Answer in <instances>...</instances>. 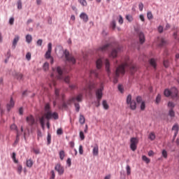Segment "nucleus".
Returning a JSON list of instances; mask_svg holds the SVG:
<instances>
[{
  "label": "nucleus",
  "mask_w": 179,
  "mask_h": 179,
  "mask_svg": "<svg viewBox=\"0 0 179 179\" xmlns=\"http://www.w3.org/2000/svg\"><path fill=\"white\" fill-rule=\"evenodd\" d=\"M147 17L148 20H152V19H153V14H152V11H148L147 13Z\"/></svg>",
  "instance_id": "37"
},
{
  "label": "nucleus",
  "mask_w": 179,
  "mask_h": 179,
  "mask_svg": "<svg viewBox=\"0 0 179 179\" xmlns=\"http://www.w3.org/2000/svg\"><path fill=\"white\" fill-rule=\"evenodd\" d=\"M74 106H75V108H76V111L77 113H79V111L80 110V105L78 103L74 102Z\"/></svg>",
  "instance_id": "40"
},
{
  "label": "nucleus",
  "mask_w": 179,
  "mask_h": 179,
  "mask_svg": "<svg viewBox=\"0 0 179 179\" xmlns=\"http://www.w3.org/2000/svg\"><path fill=\"white\" fill-rule=\"evenodd\" d=\"M80 18L85 22V23H87L89 22V16L86 13H81L80 15Z\"/></svg>",
  "instance_id": "14"
},
{
  "label": "nucleus",
  "mask_w": 179,
  "mask_h": 179,
  "mask_svg": "<svg viewBox=\"0 0 179 179\" xmlns=\"http://www.w3.org/2000/svg\"><path fill=\"white\" fill-rule=\"evenodd\" d=\"M71 103H72V101H71V99L69 100V101H67L66 102H64V103H62V107H63L64 108H68V106L71 105Z\"/></svg>",
  "instance_id": "24"
},
{
  "label": "nucleus",
  "mask_w": 179,
  "mask_h": 179,
  "mask_svg": "<svg viewBox=\"0 0 179 179\" xmlns=\"http://www.w3.org/2000/svg\"><path fill=\"white\" fill-rule=\"evenodd\" d=\"M120 51H122V49L120 47L117 49H112L110 57L112 58H115Z\"/></svg>",
  "instance_id": "12"
},
{
  "label": "nucleus",
  "mask_w": 179,
  "mask_h": 179,
  "mask_svg": "<svg viewBox=\"0 0 179 179\" xmlns=\"http://www.w3.org/2000/svg\"><path fill=\"white\" fill-rule=\"evenodd\" d=\"M150 64L153 66V68H156V60L155 59H151L150 60Z\"/></svg>",
  "instance_id": "38"
},
{
  "label": "nucleus",
  "mask_w": 179,
  "mask_h": 179,
  "mask_svg": "<svg viewBox=\"0 0 179 179\" xmlns=\"http://www.w3.org/2000/svg\"><path fill=\"white\" fill-rule=\"evenodd\" d=\"M40 138H43V132H41V130L38 129L37 130V140L40 141Z\"/></svg>",
  "instance_id": "32"
},
{
  "label": "nucleus",
  "mask_w": 179,
  "mask_h": 179,
  "mask_svg": "<svg viewBox=\"0 0 179 179\" xmlns=\"http://www.w3.org/2000/svg\"><path fill=\"white\" fill-rule=\"evenodd\" d=\"M126 171L127 176H131V166L129 164L126 166Z\"/></svg>",
  "instance_id": "39"
},
{
  "label": "nucleus",
  "mask_w": 179,
  "mask_h": 179,
  "mask_svg": "<svg viewBox=\"0 0 179 179\" xmlns=\"http://www.w3.org/2000/svg\"><path fill=\"white\" fill-rule=\"evenodd\" d=\"M110 26L112 27V29H115L116 26H117V24L115 23V20H113L110 23Z\"/></svg>",
  "instance_id": "59"
},
{
  "label": "nucleus",
  "mask_w": 179,
  "mask_h": 179,
  "mask_svg": "<svg viewBox=\"0 0 179 179\" xmlns=\"http://www.w3.org/2000/svg\"><path fill=\"white\" fill-rule=\"evenodd\" d=\"M171 97H177L178 96V90L176 87H173L171 89Z\"/></svg>",
  "instance_id": "17"
},
{
  "label": "nucleus",
  "mask_w": 179,
  "mask_h": 179,
  "mask_svg": "<svg viewBox=\"0 0 179 179\" xmlns=\"http://www.w3.org/2000/svg\"><path fill=\"white\" fill-rule=\"evenodd\" d=\"M111 48V43H107L97 48V52H107Z\"/></svg>",
  "instance_id": "7"
},
{
  "label": "nucleus",
  "mask_w": 179,
  "mask_h": 179,
  "mask_svg": "<svg viewBox=\"0 0 179 179\" xmlns=\"http://www.w3.org/2000/svg\"><path fill=\"white\" fill-rule=\"evenodd\" d=\"M27 166L29 168L33 167V161L31 159L27 160Z\"/></svg>",
  "instance_id": "36"
},
{
  "label": "nucleus",
  "mask_w": 179,
  "mask_h": 179,
  "mask_svg": "<svg viewBox=\"0 0 179 179\" xmlns=\"http://www.w3.org/2000/svg\"><path fill=\"white\" fill-rule=\"evenodd\" d=\"M138 40L140 44H143L145 41V34L143 32H138Z\"/></svg>",
  "instance_id": "15"
},
{
  "label": "nucleus",
  "mask_w": 179,
  "mask_h": 179,
  "mask_svg": "<svg viewBox=\"0 0 179 179\" xmlns=\"http://www.w3.org/2000/svg\"><path fill=\"white\" fill-rule=\"evenodd\" d=\"M164 94L166 97H170V96H171V90L166 89L164 92Z\"/></svg>",
  "instance_id": "23"
},
{
  "label": "nucleus",
  "mask_w": 179,
  "mask_h": 179,
  "mask_svg": "<svg viewBox=\"0 0 179 179\" xmlns=\"http://www.w3.org/2000/svg\"><path fill=\"white\" fill-rule=\"evenodd\" d=\"M168 107H170L171 109L173 110V108H174V107H176V105L174 104L173 102L169 101V102L168 103Z\"/></svg>",
  "instance_id": "51"
},
{
  "label": "nucleus",
  "mask_w": 179,
  "mask_h": 179,
  "mask_svg": "<svg viewBox=\"0 0 179 179\" xmlns=\"http://www.w3.org/2000/svg\"><path fill=\"white\" fill-rule=\"evenodd\" d=\"M17 171L18 174H22V171H23V166H22V164H17Z\"/></svg>",
  "instance_id": "31"
},
{
  "label": "nucleus",
  "mask_w": 179,
  "mask_h": 179,
  "mask_svg": "<svg viewBox=\"0 0 179 179\" xmlns=\"http://www.w3.org/2000/svg\"><path fill=\"white\" fill-rule=\"evenodd\" d=\"M63 54L65 56L66 61H69V62H71L72 64H76V59L73 56L69 55V51H68V50H65Z\"/></svg>",
  "instance_id": "6"
},
{
  "label": "nucleus",
  "mask_w": 179,
  "mask_h": 179,
  "mask_svg": "<svg viewBox=\"0 0 179 179\" xmlns=\"http://www.w3.org/2000/svg\"><path fill=\"white\" fill-rule=\"evenodd\" d=\"M172 131H175V132H178V131H179V126H178V124L176 123V124L172 127Z\"/></svg>",
  "instance_id": "33"
},
{
  "label": "nucleus",
  "mask_w": 179,
  "mask_h": 179,
  "mask_svg": "<svg viewBox=\"0 0 179 179\" xmlns=\"http://www.w3.org/2000/svg\"><path fill=\"white\" fill-rule=\"evenodd\" d=\"M78 2L82 5V6H87V2L86 0H78Z\"/></svg>",
  "instance_id": "45"
},
{
  "label": "nucleus",
  "mask_w": 179,
  "mask_h": 179,
  "mask_svg": "<svg viewBox=\"0 0 179 179\" xmlns=\"http://www.w3.org/2000/svg\"><path fill=\"white\" fill-rule=\"evenodd\" d=\"M45 117L46 120H58L59 117L58 116V113L57 112H48L45 113Z\"/></svg>",
  "instance_id": "5"
},
{
  "label": "nucleus",
  "mask_w": 179,
  "mask_h": 179,
  "mask_svg": "<svg viewBox=\"0 0 179 179\" xmlns=\"http://www.w3.org/2000/svg\"><path fill=\"white\" fill-rule=\"evenodd\" d=\"M33 152L35 153V155H40V148H33Z\"/></svg>",
  "instance_id": "60"
},
{
  "label": "nucleus",
  "mask_w": 179,
  "mask_h": 179,
  "mask_svg": "<svg viewBox=\"0 0 179 179\" xmlns=\"http://www.w3.org/2000/svg\"><path fill=\"white\" fill-rule=\"evenodd\" d=\"M56 72L58 73L57 79H59V80H64L66 83H69V76H64L61 66H57L56 68Z\"/></svg>",
  "instance_id": "3"
},
{
  "label": "nucleus",
  "mask_w": 179,
  "mask_h": 179,
  "mask_svg": "<svg viewBox=\"0 0 179 179\" xmlns=\"http://www.w3.org/2000/svg\"><path fill=\"white\" fill-rule=\"evenodd\" d=\"M11 131H16V132H18L19 129H17V126H16L15 124H13L10 127Z\"/></svg>",
  "instance_id": "35"
},
{
  "label": "nucleus",
  "mask_w": 179,
  "mask_h": 179,
  "mask_svg": "<svg viewBox=\"0 0 179 179\" xmlns=\"http://www.w3.org/2000/svg\"><path fill=\"white\" fill-rule=\"evenodd\" d=\"M26 121L29 127H33L34 124H36V120L34 119V116L32 115L26 117Z\"/></svg>",
  "instance_id": "11"
},
{
  "label": "nucleus",
  "mask_w": 179,
  "mask_h": 179,
  "mask_svg": "<svg viewBox=\"0 0 179 179\" xmlns=\"http://www.w3.org/2000/svg\"><path fill=\"white\" fill-rule=\"evenodd\" d=\"M52 51V43H49L48 44V50L45 54V57L46 59H50L51 58V52Z\"/></svg>",
  "instance_id": "8"
},
{
  "label": "nucleus",
  "mask_w": 179,
  "mask_h": 179,
  "mask_svg": "<svg viewBox=\"0 0 179 179\" xmlns=\"http://www.w3.org/2000/svg\"><path fill=\"white\" fill-rule=\"evenodd\" d=\"M130 142L131 145H138V138L133 137L130 139Z\"/></svg>",
  "instance_id": "28"
},
{
  "label": "nucleus",
  "mask_w": 179,
  "mask_h": 179,
  "mask_svg": "<svg viewBox=\"0 0 179 179\" xmlns=\"http://www.w3.org/2000/svg\"><path fill=\"white\" fill-rule=\"evenodd\" d=\"M25 38H26V41L28 44H30V43H31V41H33V37L30 34H27Z\"/></svg>",
  "instance_id": "20"
},
{
  "label": "nucleus",
  "mask_w": 179,
  "mask_h": 179,
  "mask_svg": "<svg viewBox=\"0 0 179 179\" xmlns=\"http://www.w3.org/2000/svg\"><path fill=\"white\" fill-rule=\"evenodd\" d=\"M130 106L131 110H136V101H132L131 103H129Z\"/></svg>",
  "instance_id": "21"
},
{
  "label": "nucleus",
  "mask_w": 179,
  "mask_h": 179,
  "mask_svg": "<svg viewBox=\"0 0 179 179\" xmlns=\"http://www.w3.org/2000/svg\"><path fill=\"white\" fill-rule=\"evenodd\" d=\"M13 107H15V101H13V98L11 97L10 102L6 105L7 110L10 111Z\"/></svg>",
  "instance_id": "13"
},
{
  "label": "nucleus",
  "mask_w": 179,
  "mask_h": 179,
  "mask_svg": "<svg viewBox=\"0 0 179 179\" xmlns=\"http://www.w3.org/2000/svg\"><path fill=\"white\" fill-rule=\"evenodd\" d=\"M79 153L83 155V146L82 145H79Z\"/></svg>",
  "instance_id": "63"
},
{
  "label": "nucleus",
  "mask_w": 179,
  "mask_h": 179,
  "mask_svg": "<svg viewBox=\"0 0 179 179\" xmlns=\"http://www.w3.org/2000/svg\"><path fill=\"white\" fill-rule=\"evenodd\" d=\"M17 41H19V36H15L13 41V50H15L16 48V45H17Z\"/></svg>",
  "instance_id": "18"
},
{
  "label": "nucleus",
  "mask_w": 179,
  "mask_h": 179,
  "mask_svg": "<svg viewBox=\"0 0 179 179\" xmlns=\"http://www.w3.org/2000/svg\"><path fill=\"white\" fill-rule=\"evenodd\" d=\"M43 71H48V69L50 68V64H48V62H45L43 64Z\"/></svg>",
  "instance_id": "29"
},
{
  "label": "nucleus",
  "mask_w": 179,
  "mask_h": 179,
  "mask_svg": "<svg viewBox=\"0 0 179 179\" xmlns=\"http://www.w3.org/2000/svg\"><path fill=\"white\" fill-rule=\"evenodd\" d=\"M169 115L172 117H176V112H174V110L170 109L169 111Z\"/></svg>",
  "instance_id": "43"
},
{
  "label": "nucleus",
  "mask_w": 179,
  "mask_h": 179,
  "mask_svg": "<svg viewBox=\"0 0 179 179\" xmlns=\"http://www.w3.org/2000/svg\"><path fill=\"white\" fill-rule=\"evenodd\" d=\"M37 45L41 47L43 45V39H38L36 42Z\"/></svg>",
  "instance_id": "61"
},
{
  "label": "nucleus",
  "mask_w": 179,
  "mask_h": 179,
  "mask_svg": "<svg viewBox=\"0 0 179 179\" xmlns=\"http://www.w3.org/2000/svg\"><path fill=\"white\" fill-rule=\"evenodd\" d=\"M103 62L105 63L106 65V71L107 72V75L108 78L111 76V70H110V62L107 59H98L96 60V68L97 69H101V66H103Z\"/></svg>",
  "instance_id": "2"
},
{
  "label": "nucleus",
  "mask_w": 179,
  "mask_h": 179,
  "mask_svg": "<svg viewBox=\"0 0 179 179\" xmlns=\"http://www.w3.org/2000/svg\"><path fill=\"white\" fill-rule=\"evenodd\" d=\"M117 89L119 92H120V93H124V88L122 87V85L119 84L117 86Z\"/></svg>",
  "instance_id": "54"
},
{
  "label": "nucleus",
  "mask_w": 179,
  "mask_h": 179,
  "mask_svg": "<svg viewBox=\"0 0 179 179\" xmlns=\"http://www.w3.org/2000/svg\"><path fill=\"white\" fill-rule=\"evenodd\" d=\"M15 76L18 80H22L23 78V74L22 73H15Z\"/></svg>",
  "instance_id": "47"
},
{
  "label": "nucleus",
  "mask_w": 179,
  "mask_h": 179,
  "mask_svg": "<svg viewBox=\"0 0 179 179\" xmlns=\"http://www.w3.org/2000/svg\"><path fill=\"white\" fill-rule=\"evenodd\" d=\"M148 139H150V141H155V139H156V135L155 133L151 132L148 136Z\"/></svg>",
  "instance_id": "27"
},
{
  "label": "nucleus",
  "mask_w": 179,
  "mask_h": 179,
  "mask_svg": "<svg viewBox=\"0 0 179 179\" xmlns=\"http://www.w3.org/2000/svg\"><path fill=\"white\" fill-rule=\"evenodd\" d=\"M93 156H99V146L96 145L92 150Z\"/></svg>",
  "instance_id": "19"
},
{
  "label": "nucleus",
  "mask_w": 179,
  "mask_h": 179,
  "mask_svg": "<svg viewBox=\"0 0 179 179\" xmlns=\"http://www.w3.org/2000/svg\"><path fill=\"white\" fill-rule=\"evenodd\" d=\"M132 103V95L129 94L127 97V103L130 104Z\"/></svg>",
  "instance_id": "34"
},
{
  "label": "nucleus",
  "mask_w": 179,
  "mask_h": 179,
  "mask_svg": "<svg viewBox=\"0 0 179 179\" xmlns=\"http://www.w3.org/2000/svg\"><path fill=\"white\" fill-rule=\"evenodd\" d=\"M136 101H137V103H142V96H137L136 97Z\"/></svg>",
  "instance_id": "64"
},
{
  "label": "nucleus",
  "mask_w": 179,
  "mask_h": 179,
  "mask_svg": "<svg viewBox=\"0 0 179 179\" xmlns=\"http://www.w3.org/2000/svg\"><path fill=\"white\" fill-rule=\"evenodd\" d=\"M162 156L164 157V159H167V151L166 150H162Z\"/></svg>",
  "instance_id": "55"
},
{
  "label": "nucleus",
  "mask_w": 179,
  "mask_h": 179,
  "mask_svg": "<svg viewBox=\"0 0 179 179\" xmlns=\"http://www.w3.org/2000/svg\"><path fill=\"white\" fill-rule=\"evenodd\" d=\"M59 159L62 160H64V158L65 157V151L60 150L59 152Z\"/></svg>",
  "instance_id": "30"
},
{
  "label": "nucleus",
  "mask_w": 179,
  "mask_h": 179,
  "mask_svg": "<svg viewBox=\"0 0 179 179\" xmlns=\"http://www.w3.org/2000/svg\"><path fill=\"white\" fill-rule=\"evenodd\" d=\"M103 90H104V83L101 82L99 87L95 91V94L97 100H101L103 98Z\"/></svg>",
  "instance_id": "4"
},
{
  "label": "nucleus",
  "mask_w": 179,
  "mask_h": 179,
  "mask_svg": "<svg viewBox=\"0 0 179 179\" xmlns=\"http://www.w3.org/2000/svg\"><path fill=\"white\" fill-rule=\"evenodd\" d=\"M22 0H18L17 1V9H22Z\"/></svg>",
  "instance_id": "58"
},
{
  "label": "nucleus",
  "mask_w": 179,
  "mask_h": 179,
  "mask_svg": "<svg viewBox=\"0 0 179 179\" xmlns=\"http://www.w3.org/2000/svg\"><path fill=\"white\" fill-rule=\"evenodd\" d=\"M167 44V41L164 38L161 39V42L159 43V47H163V45H166Z\"/></svg>",
  "instance_id": "44"
},
{
  "label": "nucleus",
  "mask_w": 179,
  "mask_h": 179,
  "mask_svg": "<svg viewBox=\"0 0 179 179\" xmlns=\"http://www.w3.org/2000/svg\"><path fill=\"white\" fill-rule=\"evenodd\" d=\"M51 108V106H50V103H46L45 105V113L50 112V109Z\"/></svg>",
  "instance_id": "42"
},
{
  "label": "nucleus",
  "mask_w": 179,
  "mask_h": 179,
  "mask_svg": "<svg viewBox=\"0 0 179 179\" xmlns=\"http://www.w3.org/2000/svg\"><path fill=\"white\" fill-rule=\"evenodd\" d=\"M136 144H130V148L133 152H135L136 150Z\"/></svg>",
  "instance_id": "50"
},
{
  "label": "nucleus",
  "mask_w": 179,
  "mask_h": 179,
  "mask_svg": "<svg viewBox=\"0 0 179 179\" xmlns=\"http://www.w3.org/2000/svg\"><path fill=\"white\" fill-rule=\"evenodd\" d=\"M160 100H162V95L158 94L155 100V102L157 103V104H159V103H160Z\"/></svg>",
  "instance_id": "49"
},
{
  "label": "nucleus",
  "mask_w": 179,
  "mask_h": 179,
  "mask_svg": "<svg viewBox=\"0 0 179 179\" xmlns=\"http://www.w3.org/2000/svg\"><path fill=\"white\" fill-rule=\"evenodd\" d=\"M146 108V104L145 103V101H142L141 104V110L143 111Z\"/></svg>",
  "instance_id": "48"
},
{
  "label": "nucleus",
  "mask_w": 179,
  "mask_h": 179,
  "mask_svg": "<svg viewBox=\"0 0 179 179\" xmlns=\"http://www.w3.org/2000/svg\"><path fill=\"white\" fill-rule=\"evenodd\" d=\"M89 87H90V90H93V89H96L97 86L96 85V84L92 83L90 85Z\"/></svg>",
  "instance_id": "53"
},
{
  "label": "nucleus",
  "mask_w": 179,
  "mask_h": 179,
  "mask_svg": "<svg viewBox=\"0 0 179 179\" xmlns=\"http://www.w3.org/2000/svg\"><path fill=\"white\" fill-rule=\"evenodd\" d=\"M47 145H51V134H50V133L48 134L47 136Z\"/></svg>",
  "instance_id": "41"
},
{
  "label": "nucleus",
  "mask_w": 179,
  "mask_h": 179,
  "mask_svg": "<svg viewBox=\"0 0 179 179\" xmlns=\"http://www.w3.org/2000/svg\"><path fill=\"white\" fill-rule=\"evenodd\" d=\"M90 76L91 78H99V70H91L90 72Z\"/></svg>",
  "instance_id": "16"
},
{
  "label": "nucleus",
  "mask_w": 179,
  "mask_h": 179,
  "mask_svg": "<svg viewBox=\"0 0 179 179\" xmlns=\"http://www.w3.org/2000/svg\"><path fill=\"white\" fill-rule=\"evenodd\" d=\"M83 100V94L80 93L77 95L76 97H72L70 99V101L72 103H76V101H78V103H80Z\"/></svg>",
  "instance_id": "10"
},
{
  "label": "nucleus",
  "mask_w": 179,
  "mask_h": 179,
  "mask_svg": "<svg viewBox=\"0 0 179 179\" xmlns=\"http://www.w3.org/2000/svg\"><path fill=\"white\" fill-rule=\"evenodd\" d=\"M80 138L81 139V141H84L85 140V134L83 133V131H80Z\"/></svg>",
  "instance_id": "56"
},
{
  "label": "nucleus",
  "mask_w": 179,
  "mask_h": 179,
  "mask_svg": "<svg viewBox=\"0 0 179 179\" xmlns=\"http://www.w3.org/2000/svg\"><path fill=\"white\" fill-rule=\"evenodd\" d=\"M11 157H12L13 162L14 163H15V164H19V160H17L16 159V153L15 152H13Z\"/></svg>",
  "instance_id": "22"
},
{
  "label": "nucleus",
  "mask_w": 179,
  "mask_h": 179,
  "mask_svg": "<svg viewBox=\"0 0 179 179\" xmlns=\"http://www.w3.org/2000/svg\"><path fill=\"white\" fill-rule=\"evenodd\" d=\"M26 59L27 61H30V59H31V53L27 52L26 55Z\"/></svg>",
  "instance_id": "57"
},
{
  "label": "nucleus",
  "mask_w": 179,
  "mask_h": 179,
  "mask_svg": "<svg viewBox=\"0 0 179 179\" xmlns=\"http://www.w3.org/2000/svg\"><path fill=\"white\" fill-rule=\"evenodd\" d=\"M126 19L129 22H132V20H134V18H132V15H126Z\"/></svg>",
  "instance_id": "52"
},
{
  "label": "nucleus",
  "mask_w": 179,
  "mask_h": 179,
  "mask_svg": "<svg viewBox=\"0 0 179 179\" xmlns=\"http://www.w3.org/2000/svg\"><path fill=\"white\" fill-rule=\"evenodd\" d=\"M142 159L143 160V162H145V163H147V164L150 163V159H149V158H148V157H146V155H143L142 157Z\"/></svg>",
  "instance_id": "46"
},
{
  "label": "nucleus",
  "mask_w": 179,
  "mask_h": 179,
  "mask_svg": "<svg viewBox=\"0 0 179 179\" xmlns=\"http://www.w3.org/2000/svg\"><path fill=\"white\" fill-rule=\"evenodd\" d=\"M101 99H96V101H94V104L96 107H100V101Z\"/></svg>",
  "instance_id": "62"
},
{
  "label": "nucleus",
  "mask_w": 179,
  "mask_h": 179,
  "mask_svg": "<svg viewBox=\"0 0 179 179\" xmlns=\"http://www.w3.org/2000/svg\"><path fill=\"white\" fill-rule=\"evenodd\" d=\"M102 106H103L104 110H108V108H109V107H110V106H108V103H107V101H106V100H103V101H102Z\"/></svg>",
  "instance_id": "26"
},
{
  "label": "nucleus",
  "mask_w": 179,
  "mask_h": 179,
  "mask_svg": "<svg viewBox=\"0 0 179 179\" xmlns=\"http://www.w3.org/2000/svg\"><path fill=\"white\" fill-rule=\"evenodd\" d=\"M85 116L83 115H80V118H79V122L81 124V125H83L85 124Z\"/></svg>",
  "instance_id": "25"
},
{
  "label": "nucleus",
  "mask_w": 179,
  "mask_h": 179,
  "mask_svg": "<svg viewBox=\"0 0 179 179\" xmlns=\"http://www.w3.org/2000/svg\"><path fill=\"white\" fill-rule=\"evenodd\" d=\"M127 66H128V64L124 63L116 68L115 76L113 78V83L115 85L118 83V78H120V75H125V68H127Z\"/></svg>",
  "instance_id": "1"
},
{
  "label": "nucleus",
  "mask_w": 179,
  "mask_h": 179,
  "mask_svg": "<svg viewBox=\"0 0 179 179\" xmlns=\"http://www.w3.org/2000/svg\"><path fill=\"white\" fill-rule=\"evenodd\" d=\"M55 170L57 171L59 176H62V174H64V171H65L64 166H62L59 163L55 165Z\"/></svg>",
  "instance_id": "9"
}]
</instances>
